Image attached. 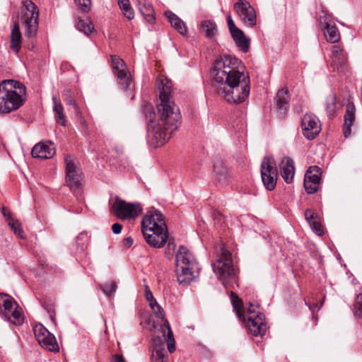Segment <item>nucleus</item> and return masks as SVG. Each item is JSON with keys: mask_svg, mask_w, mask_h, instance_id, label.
I'll use <instances>...</instances> for the list:
<instances>
[{"mask_svg": "<svg viewBox=\"0 0 362 362\" xmlns=\"http://www.w3.org/2000/svg\"><path fill=\"white\" fill-rule=\"evenodd\" d=\"M303 135L308 139H314L320 132L319 119L313 115L305 114L301 120Z\"/></svg>", "mask_w": 362, "mask_h": 362, "instance_id": "obj_15", "label": "nucleus"}, {"mask_svg": "<svg viewBox=\"0 0 362 362\" xmlns=\"http://www.w3.org/2000/svg\"><path fill=\"white\" fill-rule=\"evenodd\" d=\"M22 35L20 32L19 25L17 23H14L11 34V49L18 53L21 47Z\"/></svg>", "mask_w": 362, "mask_h": 362, "instance_id": "obj_25", "label": "nucleus"}, {"mask_svg": "<svg viewBox=\"0 0 362 362\" xmlns=\"http://www.w3.org/2000/svg\"><path fill=\"white\" fill-rule=\"evenodd\" d=\"M76 28L86 35H90L94 30V28L89 20L81 19L77 22Z\"/></svg>", "mask_w": 362, "mask_h": 362, "instance_id": "obj_33", "label": "nucleus"}, {"mask_svg": "<svg viewBox=\"0 0 362 362\" xmlns=\"http://www.w3.org/2000/svg\"><path fill=\"white\" fill-rule=\"evenodd\" d=\"M52 143L45 144L40 142L34 146L32 149L31 154L33 158L49 159L51 158L55 153L54 148L52 146Z\"/></svg>", "mask_w": 362, "mask_h": 362, "instance_id": "obj_20", "label": "nucleus"}, {"mask_svg": "<svg viewBox=\"0 0 362 362\" xmlns=\"http://www.w3.org/2000/svg\"><path fill=\"white\" fill-rule=\"evenodd\" d=\"M156 86L160 99L157 105L158 118L149 119L148 131L156 140L157 146H163L177 129L181 116L179 108L171 98L172 82L168 78L157 80Z\"/></svg>", "mask_w": 362, "mask_h": 362, "instance_id": "obj_2", "label": "nucleus"}, {"mask_svg": "<svg viewBox=\"0 0 362 362\" xmlns=\"http://www.w3.org/2000/svg\"><path fill=\"white\" fill-rule=\"evenodd\" d=\"M112 362H125L122 355L115 354L112 356Z\"/></svg>", "mask_w": 362, "mask_h": 362, "instance_id": "obj_52", "label": "nucleus"}, {"mask_svg": "<svg viewBox=\"0 0 362 362\" xmlns=\"http://www.w3.org/2000/svg\"><path fill=\"white\" fill-rule=\"evenodd\" d=\"M355 106L354 103H348L346 111L344 115V123L343 125V133L345 137H348L351 134V128L355 119Z\"/></svg>", "mask_w": 362, "mask_h": 362, "instance_id": "obj_22", "label": "nucleus"}, {"mask_svg": "<svg viewBox=\"0 0 362 362\" xmlns=\"http://www.w3.org/2000/svg\"><path fill=\"white\" fill-rule=\"evenodd\" d=\"M63 95L64 96V100L68 105L73 107L76 106V101L72 97L71 91L70 90H65Z\"/></svg>", "mask_w": 362, "mask_h": 362, "instance_id": "obj_44", "label": "nucleus"}, {"mask_svg": "<svg viewBox=\"0 0 362 362\" xmlns=\"http://www.w3.org/2000/svg\"><path fill=\"white\" fill-rule=\"evenodd\" d=\"M177 279L181 285H189L199 275L200 268L194 255L185 246L180 247L175 255Z\"/></svg>", "mask_w": 362, "mask_h": 362, "instance_id": "obj_6", "label": "nucleus"}, {"mask_svg": "<svg viewBox=\"0 0 362 362\" xmlns=\"http://www.w3.org/2000/svg\"><path fill=\"white\" fill-rule=\"evenodd\" d=\"M144 292L146 300L148 302L149 304L152 303L153 301H156L148 286H145Z\"/></svg>", "mask_w": 362, "mask_h": 362, "instance_id": "obj_46", "label": "nucleus"}, {"mask_svg": "<svg viewBox=\"0 0 362 362\" xmlns=\"http://www.w3.org/2000/svg\"><path fill=\"white\" fill-rule=\"evenodd\" d=\"M118 4L119 6L120 9L122 11L132 7L129 0L128 2H125L124 1H123L122 3H119Z\"/></svg>", "mask_w": 362, "mask_h": 362, "instance_id": "obj_51", "label": "nucleus"}, {"mask_svg": "<svg viewBox=\"0 0 362 362\" xmlns=\"http://www.w3.org/2000/svg\"><path fill=\"white\" fill-rule=\"evenodd\" d=\"M240 64L238 58L224 55L216 59L213 65L212 75L219 84L217 92L228 103H243L250 94V78L244 74Z\"/></svg>", "mask_w": 362, "mask_h": 362, "instance_id": "obj_1", "label": "nucleus"}, {"mask_svg": "<svg viewBox=\"0 0 362 362\" xmlns=\"http://www.w3.org/2000/svg\"><path fill=\"white\" fill-rule=\"evenodd\" d=\"M168 249H173V250H175V245L173 242H171L170 240L169 241L168 243Z\"/></svg>", "mask_w": 362, "mask_h": 362, "instance_id": "obj_55", "label": "nucleus"}, {"mask_svg": "<svg viewBox=\"0 0 362 362\" xmlns=\"http://www.w3.org/2000/svg\"><path fill=\"white\" fill-rule=\"evenodd\" d=\"M118 4L119 6L120 9L122 11L132 7L129 0L128 2H125L124 1H123L122 3H119Z\"/></svg>", "mask_w": 362, "mask_h": 362, "instance_id": "obj_50", "label": "nucleus"}, {"mask_svg": "<svg viewBox=\"0 0 362 362\" xmlns=\"http://www.w3.org/2000/svg\"><path fill=\"white\" fill-rule=\"evenodd\" d=\"M261 177L267 189L273 190L276 185L278 170L272 156L264 157L261 163Z\"/></svg>", "mask_w": 362, "mask_h": 362, "instance_id": "obj_10", "label": "nucleus"}, {"mask_svg": "<svg viewBox=\"0 0 362 362\" xmlns=\"http://www.w3.org/2000/svg\"><path fill=\"white\" fill-rule=\"evenodd\" d=\"M20 20L25 28L26 37L33 39L38 28L39 11L37 6L31 1H25L21 11Z\"/></svg>", "mask_w": 362, "mask_h": 362, "instance_id": "obj_8", "label": "nucleus"}, {"mask_svg": "<svg viewBox=\"0 0 362 362\" xmlns=\"http://www.w3.org/2000/svg\"><path fill=\"white\" fill-rule=\"evenodd\" d=\"M318 19L322 28L333 23L332 16L324 6H321V9L318 13Z\"/></svg>", "mask_w": 362, "mask_h": 362, "instance_id": "obj_34", "label": "nucleus"}, {"mask_svg": "<svg viewBox=\"0 0 362 362\" xmlns=\"http://www.w3.org/2000/svg\"><path fill=\"white\" fill-rule=\"evenodd\" d=\"M49 315V317L51 318V320L52 322H54V310L50 308H49V310H47Z\"/></svg>", "mask_w": 362, "mask_h": 362, "instance_id": "obj_54", "label": "nucleus"}, {"mask_svg": "<svg viewBox=\"0 0 362 362\" xmlns=\"http://www.w3.org/2000/svg\"><path fill=\"white\" fill-rule=\"evenodd\" d=\"M214 170L220 180L225 179L227 174V169L221 160H217L214 164Z\"/></svg>", "mask_w": 362, "mask_h": 362, "instance_id": "obj_35", "label": "nucleus"}, {"mask_svg": "<svg viewBox=\"0 0 362 362\" xmlns=\"http://www.w3.org/2000/svg\"><path fill=\"white\" fill-rule=\"evenodd\" d=\"M77 7L84 13H87L90 10V0H74Z\"/></svg>", "mask_w": 362, "mask_h": 362, "instance_id": "obj_41", "label": "nucleus"}, {"mask_svg": "<svg viewBox=\"0 0 362 362\" xmlns=\"http://www.w3.org/2000/svg\"><path fill=\"white\" fill-rule=\"evenodd\" d=\"M150 307L153 310L155 316L159 317L162 320L164 325L161 328V332L163 337L167 335L168 338V349L170 353H173L175 351V342L173 337V334L172 329L170 328V324L167 319L165 317L164 310L162 307L158 303L157 301H153L152 303H150Z\"/></svg>", "mask_w": 362, "mask_h": 362, "instance_id": "obj_13", "label": "nucleus"}, {"mask_svg": "<svg viewBox=\"0 0 362 362\" xmlns=\"http://www.w3.org/2000/svg\"><path fill=\"white\" fill-rule=\"evenodd\" d=\"M134 240L131 237L124 238L123 245L126 247L129 248L133 245Z\"/></svg>", "mask_w": 362, "mask_h": 362, "instance_id": "obj_49", "label": "nucleus"}, {"mask_svg": "<svg viewBox=\"0 0 362 362\" xmlns=\"http://www.w3.org/2000/svg\"><path fill=\"white\" fill-rule=\"evenodd\" d=\"M111 211L117 218L126 220L139 216L141 214L142 208L139 203H129L116 197Z\"/></svg>", "mask_w": 362, "mask_h": 362, "instance_id": "obj_9", "label": "nucleus"}, {"mask_svg": "<svg viewBox=\"0 0 362 362\" xmlns=\"http://www.w3.org/2000/svg\"><path fill=\"white\" fill-rule=\"evenodd\" d=\"M54 103L53 111L54 112V117L56 122L63 127L66 125V117L64 113V107L61 102L59 101L56 96L52 97Z\"/></svg>", "mask_w": 362, "mask_h": 362, "instance_id": "obj_27", "label": "nucleus"}, {"mask_svg": "<svg viewBox=\"0 0 362 362\" xmlns=\"http://www.w3.org/2000/svg\"><path fill=\"white\" fill-rule=\"evenodd\" d=\"M122 226L120 224V223H114L112 226V232L115 233V234H119L121 233L122 231Z\"/></svg>", "mask_w": 362, "mask_h": 362, "instance_id": "obj_48", "label": "nucleus"}, {"mask_svg": "<svg viewBox=\"0 0 362 362\" xmlns=\"http://www.w3.org/2000/svg\"><path fill=\"white\" fill-rule=\"evenodd\" d=\"M165 16L170 21L172 27H173L182 35H185L187 33V28L184 21L180 19L176 14L170 11L165 12Z\"/></svg>", "mask_w": 362, "mask_h": 362, "instance_id": "obj_23", "label": "nucleus"}, {"mask_svg": "<svg viewBox=\"0 0 362 362\" xmlns=\"http://www.w3.org/2000/svg\"><path fill=\"white\" fill-rule=\"evenodd\" d=\"M48 332H49L47 329L41 324L37 325L34 327V333L37 341L44 337Z\"/></svg>", "mask_w": 362, "mask_h": 362, "instance_id": "obj_42", "label": "nucleus"}, {"mask_svg": "<svg viewBox=\"0 0 362 362\" xmlns=\"http://www.w3.org/2000/svg\"><path fill=\"white\" fill-rule=\"evenodd\" d=\"M289 101L288 90L286 89L279 90L276 96V108L281 115L285 114Z\"/></svg>", "mask_w": 362, "mask_h": 362, "instance_id": "obj_24", "label": "nucleus"}, {"mask_svg": "<svg viewBox=\"0 0 362 362\" xmlns=\"http://www.w3.org/2000/svg\"><path fill=\"white\" fill-rule=\"evenodd\" d=\"M200 30L206 37L213 38L216 35V24L213 21H202L200 24Z\"/></svg>", "mask_w": 362, "mask_h": 362, "instance_id": "obj_30", "label": "nucleus"}, {"mask_svg": "<svg viewBox=\"0 0 362 362\" xmlns=\"http://www.w3.org/2000/svg\"><path fill=\"white\" fill-rule=\"evenodd\" d=\"M336 97L334 95H329L327 98L325 108L329 116H331L334 114L336 109L335 104Z\"/></svg>", "mask_w": 362, "mask_h": 362, "instance_id": "obj_39", "label": "nucleus"}, {"mask_svg": "<svg viewBox=\"0 0 362 362\" xmlns=\"http://www.w3.org/2000/svg\"><path fill=\"white\" fill-rule=\"evenodd\" d=\"M9 317L10 320L8 318L5 319L18 325H20L23 323V319L21 317V313L16 309L13 308L12 311H10Z\"/></svg>", "mask_w": 362, "mask_h": 362, "instance_id": "obj_40", "label": "nucleus"}, {"mask_svg": "<svg viewBox=\"0 0 362 362\" xmlns=\"http://www.w3.org/2000/svg\"><path fill=\"white\" fill-rule=\"evenodd\" d=\"M2 214L6 218L8 226L13 230L14 233L21 238H24V231L18 223V221H15L11 216L9 212H6V209L2 208Z\"/></svg>", "mask_w": 362, "mask_h": 362, "instance_id": "obj_29", "label": "nucleus"}, {"mask_svg": "<svg viewBox=\"0 0 362 362\" xmlns=\"http://www.w3.org/2000/svg\"><path fill=\"white\" fill-rule=\"evenodd\" d=\"M324 34L327 40L335 43L340 40V33L334 23L329 24L324 28Z\"/></svg>", "mask_w": 362, "mask_h": 362, "instance_id": "obj_31", "label": "nucleus"}, {"mask_svg": "<svg viewBox=\"0 0 362 362\" xmlns=\"http://www.w3.org/2000/svg\"><path fill=\"white\" fill-rule=\"evenodd\" d=\"M230 300L235 313L240 320L247 324V327L253 336H263L267 331L264 315L256 311L253 305L250 303L247 312L243 310L241 299L233 291L230 292Z\"/></svg>", "mask_w": 362, "mask_h": 362, "instance_id": "obj_5", "label": "nucleus"}, {"mask_svg": "<svg viewBox=\"0 0 362 362\" xmlns=\"http://www.w3.org/2000/svg\"><path fill=\"white\" fill-rule=\"evenodd\" d=\"M166 337L167 335L165 337L163 335L161 337L153 335L152 339L151 362H168V356L165 349Z\"/></svg>", "mask_w": 362, "mask_h": 362, "instance_id": "obj_18", "label": "nucleus"}, {"mask_svg": "<svg viewBox=\"0 0 362 362\" xmlns=\"http://www.w3.org/2000/svg\"><path fill=\"white\" fill-rule=\"evenodd\" d=\"M100 289L107 296H111L116 292L117 285L114 281H107L100 285Z\"/></svg>", "mask_w": 362, "mask_h": 362, "instance_id": "obj_36", "label": "nucleus"}, {"mask_svg": "<svg viewBox=\"0 0 362 362\" xmlns=\"http://www.w3.org/2000/svg\"><path fill=\"white\" fill-rule=\"evenodd\" d=\"M280 173L285 182L291 184L293 181L295 175V163L293 160L288 156L282 158L280 163Z\"/></svg>", "mask_w": 362, "mask_h": 362, "instance_id": "obj_19", "label": "nucleus"}, {"mask_svg": "<svg viewBox=\"0 0 362 362\" xmlns=\"http://www.w3.org/2000/svg\"><path fill=\"white\" fill-rule=\"evenodd\" d=\"M354 313L356 317L362 318V292L356 294L354 304Z\"/></svg>", "mask_w": 362, "mask_h": 362, "instance_id": "obj_37", "label": "nucleus"}, {"mask_svg": "<svg viewBox=\"0 0 362 362\" xmlns=\"http://www.w3.org/2000/svg\"><path fill=\"white\" fill-rule=\"evenodd\" d=\"M233 9L245 25L253 28L256 25V12L248 1L238 0L234 4Z\"/></svg>", "mask_w": 362, "mask_h": 362, "instance_id": "obj_12", "label": "nucleus"}, {"mask_svg": "<svg viewBox=\"0 0 362 362\" xmlns=\"http://www.w3.org/2000/svg\"><path fill=\"white\" fill-rule=\"evenodd\" d=\"M124 16L127 18L129 20H132L134 18V12H133V10H132V8H129L127 10H124V11H122Z\"/></svg>", "mask_w": 362, "mask_h": 362, "instance_id": "obj_47", "label": "nucleus"}, {"mask_svg": "<svg viewBox=\"0 0 362 362\" xmlns=\"http://www.w3.org/2000/svg\"><path fill=\"white\" fill-rule=\"evenodd\" d=\"M141 231L148 245L155 248L163 247L168 238L164 216L156 209L148 211L143 217Z\"/></svg>", "mask_w": 362, "mask_h": 362, "instance_id": "obj_3", "label": "nucleus"}, {"mask_svg": "<svg viewBox=\"0 0 362 362\" xmlns=\"http://www.w3.org/2000/svg\"><path fill=\"white\" fill-rule=\"evenodd\" d=\"M304 187L308 194H314L317 191L319 184L317 182L311 181L309 177L307 179H304Z\"/></svg>", "mask_w": 362, "mask_h": 362, "instance_id": "obj_38", "label": "nucleus"}, {"mask_svg": "<svg viewBox=\"0 0 362 362\" xmlns=\"http://www.w3.org/2000/svg\"><path fill=\"white\" fill-rule=\"evenodd\" d=\"M218 258L213 264V269L217 278L227 287L236 281L235 271L233 265L231 254L223 246L217 250Z\"/></svg>", "mask_w": 362, "mask_h": 362, "instance_id": "obj_7", "label": "nucleus"}, {"mask_svg": "<svg viewBox=\"0 0 362 362\" xmlns=\"http://www.w3.org/2000/svg\"><path fill=\"white\" fill-rule=\"evenodd\" d=\"M227 23L229 31L235 42V45L241 49V51L247 52L249 49V40L246 38L243 30L235 25V23L230 14L227 16Z\"/></svg>", "mask_w": 362, "mask_h": 362, "instance_id": "obj_17", "label": "nucleus"}, {"mask_svg": "<svg viewBox=\"0 0 362 362\" xmlns=\"http://www.w3.org/2000/svg\"><path fill=\"white\" fill-rule=\"evenodd\" d=\"M112 362H125L122 355L115 354L112 356Z\"/></svg>", "mask_w": 362, "mask_h": 362, "instance_id": "obj_53", "label": "nucleus"}, {"mask_svg": "<svg viewBox=\"0 0 362 362\" xmlns=\"http://www.w3.org/2000/svg\"><path fill=\"white\" fill-rule=\"evenodd\" d=\"M310 226L311 227L312 230L318 235H323V230L322 229L321 225L320 222L317 221H315L310 223Z\"/></svg>", "mask_w": 362, "mask_h": 362, "instance_id": "obj_45", "label": "nucleus"}, {"mask_svg": "<svg viewBox=\"0 0 362 362\" xmlns=\"http://www.w3.org/2000/svg\"><path fill=\"white\" fill-rule=\"evenodd\" d=\"M38 342L42 347L50 351L58 352L59 351L56 338L54 335L50 332H48L44 337L40 339Z\"/></svg>", "mask_w": 362, "mask_h": 362, "instance_id": "obj_28", "label": "nucleus"}, {"mask_svg": "<svg viewBox=\"0 0 362 362\" xmlns=\"http://www.w3.org/2000/svg\"><path fill=\"white\" fill-rule=\"evenodd\" d=\"M14 305L13 298L4 293H0V310L3 312L4 310V315L5 318L10 320L9 313L12 311Z\"/></svg>", "mask_w": 362, "mask_h": 362, "instance_id": "obj_26", "label": "nucleus"}, {"mask_svg": "<svg viewBox=\"0 0 362 362\" xmlns=\"http://www.w3.org/2000/svg\"><path fill=\"white\" fill-rule=\"evenodd\" d=\"M305 217L308 223L317 221V214L311 209H307L305 212Z\"/></svg>", "mask_w": 362, "mask_h": 362, "instance_id": "obj_43", "label": "nucleus"}, {"mask_svg": "<svg viewBox=\"0 0 362 362\" xmlns=\"http://www.w3.org/2000/svg\"><path fill=\"white\" fill-rule=\"evenodd\" d=\"M26 88L20 81L6 79L0 83V113H9L21 107L25 100Z\"/></svg>", "mask_w": 362, "mask_h": 362, "instance_id": "obj_4", "label": "nucleus"}, {"mask_svg": "<svg viewBox=\"0 0 362 362\" xmlns=\"http://www.w3.org/2000/svg\"><path fill=\"white\" fill-rule=\"evenodd\" d=\"M331 67L334 71L344 73L348 70L347 58L339 45H332L330 48Z\"/></svg>", "mask_w": 362, "mask_h": 362, "instance_id": "obj_16", "label": "nucleus"}, {"mask_svg": "<svg viewBox=\"0 0 362 362\" xmlns=\"http://www.w3.org/2000/svg\"><path fill=\"white\" fill-rule=\"evenodd\" d=\"M137 7L146 21L149 23L156 21L155 11L152 4L147 0H137Z\"/></svg>", "mask_w": 362, "mask_h": 362, "instance_id": "obj_21", "label": "nucleus"}, {"mask_svg": "<svg viewBox=\"0 0 362 362\" xmlns=\"http://www.w3.org/2000/svg\"><path fill=\"white\" fill-rule=\"evenodd\" d=\"M111 64L114 74L117 76L122 88L129 89L132 82V76L123 59L117 55H111Z\"/></svg>", "mask_w": 362, "mask_h": 362, "instance_id": "obj_11", "label": "nucleus"}, {"mask_svg": "<svg viewBox=\"0 0 362 362\" xmlns=\"http://www.w3.org/2000/svg\"><path fill=\"white\" fill-rule=\"evenodd\" d=\"M320 175L321 169L317 165H313L310 166L306 171L304 179H307L310 177L311 181L317 182V183L320 185Z\"/></svg>", "mask_w": 362, "mask_h": 362, "instance_id": "obj_32", "label": "nucleus"}, {"mask_svg": "<svg viewBox=\"0 0 362 362\" xmlns=\"http://www.w3.org/2000/svg\"><path fill=\"white\" fill-rule=\"evenodd\" d=\"M66 165V181L71 189H78L81 185V171L74 162L71 155H66L64 158Z\"/></svg>", "mask_w": 362, "mask_h": 362, "instance_id": "obj_14", "label": "nucleus"}]
</instances>
